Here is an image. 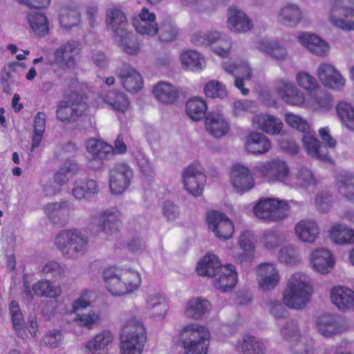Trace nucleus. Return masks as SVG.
<instances>
[{
    "label": "nucleus",
    "instance_id": "obj_38",
    "mask_svg": "<svg viewBox=\"0 0 354 354\" xmlns=\"http://www.w3.org/2000/svg\"><path fill=\"white\" fill-rule=\"evenodd\" d=\"M221 263L214 254H206L197 264L196 272L202 277H216Z\"/></svg>",
    "mask_w": 354,
    "mask_h": 354
},
{
    "label": "nucleus",
    "instance_id": "obj_52",
    "mask_svg": "<svg viewBox=\"0 0 354 354\" xmlns=\"http://www.w3.org/2000/svg\"><path fill=\"white\" fill-rule=\"evenodd\" d=\"M336 109L338 116L346 127L354 130V109L346 102H339Z\"/></svg>",
    "mask_w": 354,
    "mask_h": 354
},
{
    "label": "nucleus",
    "instance_id": "obj_5",
    "mask_svg": "<svg viewBox=\"0 0 354 354\" xmlns=\"http://www.w3.org/2000/svg\"><path fill=\"white\" fill-rule=\"evenodd\" d=\"M285 121L291 127L304 133L302 141L309 156L322 160H330L326 147L315 137V133L312 134L310 131V126L306 120L293 113H286Z\"/></svg>",
    "mask_w": 354,
    "mask_h": 354
},
{
    "label": "nucleus",
    "instance_id": "obj_12",
    "mask_svg": "<svg viewBox=\"0 0 354 354\" xmlns=\"http://www.w3.org/2000/svg\"><path fill=\"white\" fill-rule=\"evenodd\" d=\"M133 172L126 163H117L109 171V187L111 192L119 195L124 192L131 184Z\"/></svg>",
    "mask_w": 354,
    "mask_h": 354
},
{
    "label": "nucleus",
    "instance_id": "obj_53",
    "mask_svg": "<svg viewBox=\"0 0 354 354\" xmlns=\"http://www.w3.org/2000/svg\"><path fill=\"white\" fill-rule=\"evenodd\" d=\"M264 344L256 340L255 337L250 335H245L243 337L241 344V351L243 354H264Z\"/></svg>",
    "mask_w": 354,
    "mask_h": 354
},
{
    "label": "nucleus",
    "instance_id": "obj_18",
    "mask_svg": "<svg viewBox=\"0 0 354 354\" xmlns=\"http://www.w3.org/2000/svg\"><path fill=\"white\" fill-rule=\"evenodd\" d=\"M183 179L187 192L194 196H199L203 194L206 176L194 165H189L184 169Z\"/></svg>",
    "mask_w": 354,
    "mask_h": 354
},
{
    "label": "nucleus",
    "instance_id": "obj_21",
    "mask_svg": "<svg viewBox=\"0 0 354 354\" xmlns=\"http://www.w3.org/2000/svg\"><path fill=\"white\" fill-rule=\"evenodd\" d=\"M118 77L124 88L129 93H136L143 86L141 75L128 64H124L117 70Z\"/></svg>",
    "mask_w": 354,
    "mask_h": 354
},
{
    "label": "nucleus",
    "instance_id": "obj_49",
    "mask_svg": "<svg viewBox=\"0 0 354 354\" xmlns=\"http://www.w3.org/2000/svg\"><path fill=\"white\" fill-rule=\"evenodd\" d=\"M59 20L63 28L69 30L80 24V14L75 8L65 7L60 10Z\"/></svg>",
    "mask_w": 354,
    "mask_h": 354
},
{
    "label": "nucleus",
    "instance_id": "obj_61",
    "mask_svg": "<svg viewBox=\"0 0 354 354\" xmlns=\"http://www.w3.org/2000/svg\"><path fill=\"white\" fill-rule=\"evenodd\" d=\"M279 260L286 264H294L298 261V253L292 246H284L279 250Z\"/></svg>",
    "mask_w": 354,
    "mask_h": 354
},
{
    "label": "nucleus",
    "instance_id": "obj_17",
    "mask_svg": "<svg viewBox=\"0 0 354 354\" xmlns=\"http://www.w3.org/2000/svg\"><path fill=\"white\" fill-rule=\"evenodd\" d=\"M232 184L237 192L243 194L254 186V178L250 170L240 164L234 165L230 173Z\"/></svg>",
    "mask_w": 354,
    "mask_h": 354
},
{
    "label": "nucleus",
    "instance_id": "obj_63",
    "mask_svg": "<svg viewBox=\"0 0 354 354\" xmlns=\"http://www.w3.org/2000/svg\"><path fill=\"white\" fill-rule=\"evenodd\" d=\"M298 178L300 180L301 186L306 188L315 187L317 180L313 176V173L306 168L301 169L298 172Z\"/></svg>",
    "mask_w": 354,
    "mask_h": 354
},
{
    "label": "nucleus",
    "instance_id": "obj_47",
    "mask_svg": "<svg viewBox=\"0 0 354 354\" xmlns=\"http://www.w3.org/2000/svg\"><path fill=\"white\" fill-rule=\"evenodd\" d=\"M10 311L14 330L19 337L24 339L26 336L25 322L17 301L10 302Z\"/></svg>",
    "mask_w": 354,
    "mask_h": 354
},
{
    "label": "nucleus",
    "instance_id": "obj_37",
    "mask_svg": "<svg viewBox=\"0 0 354 354\" xmlns=\"http://www.w3.org/2000/svg\"><path fill=\"white\" fill-rule=\"evenodd\" d=\"M227 26L237 32H245L252 29L251 20L241 10L236 8H229Z\"/></svg>",
    "mask_w": 354,
    "mask_h": 354
},
{
    "label": "nucleus",
    "instance_id": "obj_57",
    "mask_svg": "<svg viewBox=\"0 0 354 354\" xmlns=\"http://www.w3.org/2000/svg\"><path fill=\"white\" fill-rule=\"evenodd\" d=\"M340 180L339 191L343 193L345 198L352 202H354V176L339 174Z\"/></svg>",
    "mask_w": 354,
    "mask_h": 354
},
{
    "label": "nucleus",
    "instance_id": "obj_62",
    "mask_svg": "<svg viewBox=\"0 0 354 354\" xmlns=\"http://www.w3.org/2000/svg\"><path fill=\"white\" fill-rule=\"evenodd\" d=\"M109 104L118 112L122 113L127 111L129 108V101L127 97L121 93H116L114 100L109 102Z\"/></svg>",
    "mask_w": 354,
    "mask_h": 354
},
{
    "label": "nucleus",
    "instance_id": "obj_10",
    "mask_svg": "<svg viewBox=\"0 0 354 354\" xmlns=\"http://www.w3.org/2000/svg\"><path fill=\"white\" fill-rule=\"evenodd\" d=\"M88 106L81 95H74L66 101H62L56 111L57 118L62 122H75L84 115Z\"/></svg>",
    "mask_w": 354,
    "mask_h": 354
},
{
    "label": "nucleus",
    "instance_id": "obj_44",
    "mask_svg": "<svg viewBox=\"0 0 354 354\" xmlns=\"http://www.w3.org/2000/svg\"><path fill=\"white\" fill-rule=\"evenodd\" d=\"M28 21L36 35L44 37L48 34V21L45 15L37 12H30L28 16Z\"/></svg>",
    "mask_w": 354,
    "mask_h": 354
},
{
    "label": "nucleus",
    "instance_id": "obj_20",
    "mask_svg": "<svg viewBox=\"0 0 354 354\" xmlns=\"http://www.w3.org/2000/svg\"><path fill=\"white\" fill-rule=\"evenodd\" d=\"M156 19V15L149 12L147 8L144 7L140 13L133 18L132 23L139 34L155 36L158 33V26Z\"/></svg>",
    "mask_w": 354,
    "mask_h": 354
},
{
    "label": "nucleus",
    "instance_id": "obj_58",
    "mask_svg": "<svg viewBox=\"0 0 354 354\" xmlns=\"http://www.w3.org/2000/svg\"><path fill=\"white\" fill-rule=\"evenodd\" d=\"M280 241L279 234L272 230L265 231L260 239V241L263 247L268 250L277 248L280 243Z\"/></svg>",
    "mask_w": 354,
    "mask_h": 354
},
{
    "label": "nucleus",
    "instance_id": "obj_55",
    "mask_svg": "<svg viewBox=\"0 0 354 354\" xmlns=\"http://www.w3.org/2000/svg\"><path fill=\"white\" fill-rule=\"evenodd\" d=\"M203 91L207 97L223 98L227 95L225 86L216 80H211L207 83Z\"/></svg>",
    "mask_w": 354,
    "mask_h": 354
},
{
    "label": "nucleus",
    "instance_id": "obj_14",
    "mask_svg": "<svg viewBox=\"0 0 354 354\" xmlns=\"http://www.w3.org/2000/svg\"><path fill=\"white\" fill-rule=\"evenodd\" d=\"M206 221L208 228L219 239L227 240L234 233V227L233 223L223 213L210 211L207 214Z\"/></svg>",
    "mask_w": 354,
    "mask_h": 354
},
{
    "label": "nucleus",
    "instance_id": "obj_16",
    "mask_svg": "<svg viewBox=\"0 0 354 354\" xmlns=\"http://www.w3.org/2000/svg\"><path fill=\"white\" fill-rule=\"evenodd\" d=\"M224 70L235 77L234 85L243 95L249 93V90L244 87V80H250L252 78V69L248 63L243 60H237L233 64L225 62Z\"/></svg>",
    "mask_w": 354,
    "mask_h": 354
},
{
    "label": "nucleus",
    "instance_id": "obj_28",
    "mask_svg": "<svg viewBox=\"0 0 354 354\" xmlns=\"http://www.w3.org/2000/svg\"><path fill=\"white\" fill-rule=\"evenodd\" d=\"M257 272L261 278L259 284L263 290H269L278 284L279 275L273 264L262 263L258 266Z\"/></svg>",
    "mask_w": 354,
    "mask_h": 354
},
{
    "label": "nucleus",
    "instance_id": "obj_39",
    "mask_svg": "<svg viewBox=\"0 0 354 354\" xmlns=\"http://www.w3.org/2000/svg\"><path fill=\"white\" fill-rule=\"evenodd\" d=\"M153 93L160 102L166 104H174L178 98V92L176 88L165 82L156 84L153 88Z\"/></svg>",
    "mask_w": 354,
    "mask_h": 354
},
{
    "label": "nucleus",
    "instance_id": "obj_54",
    "mask_svg": "<svg viewBox=\"0 0 354 354\" xmlns=\"http://www.w3.org/2000/svg\"><path fill=\"white\" fill-rule=\"evenodd\" d=\"M259 48L277 59H283L286 55L284 48L277 42L270 41L267 39H261L259 41Z\"/></svg>",
    "mask_w": 354,
    "mask_h": 354
},
{
    "label": "nucleus",
    "instance_id": "obj_59",
    "mask_svg": "<svg viewBox=\"0 0 354 354\" xmlns=\"http://www.w3.org/2000/svg\"><path fill=\"white\" fill-rule=\"evenodd\" d=\"M313 104L316 110L327 111L333 106V101L330 94L320 92L315 97Z\"/></svg>",
    "mask_w": 354,
    "mask_h": 354
},
{
    "label": "nucleus",
    "instance_id": "obj_19",
    "mask_svg": "<svg viewBox=\"0 0 354 354\" xmlns=\"http://www.w3.org/2000/svg\"><path fill=\"white\" fill-rule=\"evenodd\" d=\"M317 75L323 85L333 90L341 91L345 86V79L331 64L322 63L319 66Z\"/></svg>",
    "mask_w": 354,
    "mask_h": 354
},
{
    "label": "nucleus",
    "instance_id": "obj_2",
    "mask_svg": "<svg viewBox=\"0 0 354 354\" xmlns=\"http://www.w3.org/2000/svg\"><path fill=\"white\" fill-rule=\"evenodd\" d=\"M106 24L115 37L120 38V42L123 50L131 55H136L140 45L135 35L127 31L128 22L124 13L119 8L113 7L106 11Z\"/></svg>",
    "mask_w": 354,
    "mask_h": 354
},
{
    "label": "nucleus",
    "instance_id": "obj_15",
    "mask_svg": "<svg viewBox=\"0 0 354 354\" xmlns=\"http://www.w3.org/2000/svg\"><path fill=\"white\" fill-rule=\"evenodd\" d=\"M192 41L196 46H212L218 43L219 46L214 48V52L221 57H227L231 48L230 41L226 38H222L216 31L195 33L192 36Z\"/></svg>",
    "mask_w": 354,
    "mask_h": 354
},
{
    "label": "nucleus",
    "instance_id": "obj_32",
    "mask_svg": "<svg viewBox=\"0 0 354 354\" xmlns=\"http://www.w3.org/2000/svg\"><path fill=\"white\" fill-rule=\"evenodd\" d=\"M87 151L95 160H109L114 156L113 147L101 140L91 139L86 141Z\"/></svg>",
    "mask_w": 354,
    "mask_h": 354
},
{
    "label": "nucleus",
    "instance_id": "obj_30",
    "mask_svg": "<svg viewBox=\"0 0 354 354\" xmlns=\"http://www.w3.org/2000/svg\"><path fill=\"white\" fill-rule=\"evenodd\" d=\"M245 148L251 153L263 154L271 149V142L265 135L252 132L245 138Z\"/></svg>",
    "mask_w": 354,
    "mask_h": 354
},
{
    "label": "nucleus",
    "instance_id": "obj_33",
    "mask_svg": "<svg viewBox=\"0 0 354 354\" xmlns=\"http://www.w3.org/2000/svg\"><path fill=\"white\" fill-rule=\"evenodd\" d=\"M332 302L342 311L354 308V291L342 286L335 287L331 291Z\"/></svg>",
    "mask_w": 354,
    "mask_h": 354
},
{
    "label": "nucleus",
    "instance_id": "obj_35",
    "mask_svg": "<svg viewBox=\"0 0 354 354\" xmlns=\"http://www.w3.org/2000/svg\"><path fill=\"white\" fill-rule=\"evenodd\" d=\"M299 41L311 53L318 56H324L329 50L328 44L314 34L302 32L299 36Z\"/></svg>",
    "mask_w": 354,
    "mask_h": 354
},
{
    "label": "nucleus",
    "instance_id": "obj_42",
    "mask_svg": "<svg viewBox=\"0 0 354 354\" xmlns=\"http://www.w3.org/2000/svg\"><path fill=\"white\" fill-rule=\"evenodd\" d=\"M211 304L206 299L194 298L190 299L185 308V315L187 317L198 319L209 313Z\"/></svg>",
    "mask_w": 354,
    "mask_h": 354
},
{
    "label": "nucleus",
    "instance_id": "obj_36",
    "mask_svg": "<svg viewBox=\"0 0 354 354\" xmlns=\"http://www.w3.org/2000/svg\"><path fill=\"white\" fill-rule=\"evenodd\" d=\"M113 340V336L110 331H102L86 343L88 354H106L108 346L112 344Z\"/></svg>",
    "mask_w": 354,
    "mask_h": 354
},
{
    "label": "nucleus",
    "instance_id": "obj_1",
    "mask_svg": "<svg viewBox=\"0 0 354 354\" xmlns=\"http://www.w3.org/2000/svg\"><path fill=\"white\" fill-rule=\"evenodd\" d=\"M106 289L113 296H122L137 290L141 285L140 272L131 268L111 266L102 273Z\"/></svg>",
    "mask_w": 354,
    "mask_h": 354
},
{
    "label": "nucleus",
    "instance_id": "obj_27",
    "mask_svg": "<svg viewBox=\"0 0 354 354\" xmlns=\"http://www.w3.org/2000/svg\"><path fill=\"white\" fill-rule=\"evenodd\" d=\"M99 192V187L95 180L86 178L76 180L72 189V195L78 200H91Z\"/></svg>",
    "mask_w": 354,
    "mask_h": 354
},
{
    "label": "nucleus",
    "instance_id": "obj_3",
    "mask_svg": "<svg viewBox=\"0 0 354 354\" xmlns=\"http://www.w3.org/2000/svg\"><path fill=\"white\" fill-rule=\"evenodd\" d=\"M313 288L309 277L301 272L294 273L283 293V302L290 308L301 309L310 301Z\"/></svg>",
    "mask_w": 354,
    "mask_h": 354
},
{
    "label": "nucleus",
    "instance_id": "obj_4",
    "mask_svg": "<svg viewBox=\"0 0 354 354\" xmlns=\"http://www.w3.org/2000/svg\"><path fill=\"white\" fill-rule=\"evenodd\" d=\"M147 340L146 330L142 322L131 318L122 328L120 348L121 354H142Z\"/></svg>",
    "mask_w": 354,
    "mask_h": 354
},
{
    "label": "nucleus",
    "instance_id": "obj_34",
    "mask_svg": "<svg viewBox=\"0 0 354 354\" xmlns=\"http://www.w3.org/2000/svg\"><path fill=\"white\" fill-rule=\"evenodd\" d=\"M281 335L286 340L297 341L296 343L295 351L297 354H311V348L304 345L303 339L300 336L297 324L294 321L288 322L281 329Z\"/></svg>",
    "mask_w": 354,
    "mask_h": 354
},
{
    "label": "nucleus",
    "instance_id": "obj_31",
    "mask_svg": "<svg viewBox=\"0 0 354 354\" xmlns=\"http://www.w3.org/2000/svg\"><path fill=\"white\" fill-rule=\"evenodd\" d=\"M253 122L261 131L271 136L279 134L283 128L281 120L270 114H258L254 117Z\"/></svg>",
    "mask_w": 354,
    "mask_h": 354
},
{
    "label": "nucleus",
    "instance_id": "obj_25",
    "mask_svg": "<svg viewBox=\"0 0 354 354\" xmlns=\"http://www.w3.org/2000/svg\"><path fill=\"white\" fill-rule=\"evenodd\" d=\"M214 278V286L221 292H227L233 289L238 280L235 267L232 264L221 266L217 276Z\"/></svg>",
    "mask_w": 354,
    "mask_h": 354
},
{
    "label": "nucleus",
    "instance_id": "obj_51",
    "mask_svg": "<svg viewBox=\"0 0 354 354\" xmlns=\"http://www.w3.org/2000/svg\"><path fill=\"white\" fill-rule=\"evenodd\" d=\"M252 239L253 236L248 230L242 232L239 237V245L244 252L241 256V263L251 261L254 258V245Z\"/></svg>",
    "mask_w": 354,
    "mask_h": 354
},
{
    "label": "nucleus",
    "instance_id": "obj_7",
    "mask_svg": "<svg viewBox=\"0 0 354 354\" xmlns=\"http://www.w3.org/2000/svg\"><path fill=\"white\" fill-rule=\"evenodd\" d=\"M55 245L63 254L75 258L86 252L88 239L76 229L64 230L56 236Z\"/></svg>",
    "mask_w": 354,
    "mask_h": 354
},
{
    "label": "nucleus",
    "instance_id": "obj_24",
    "mask_svg": "<svg viewBox=\"0 0 354 354\" xmlns=\"http://www.w3.org/2000/svg\"><path fill=\"white\" fill-rule=\"evenodd\" d=\"M276 90L281 98L287 104L294 106L301 105L305 102L304 95L295 84L285 80H279Z\"/></svg>",
    "mask_w": 354,
    "mask_h": 354
},
{
    "label": "nucleus",
    "instance_id": "obj_60",
    "mask_svg": "<svg viewBox=\"0 0 354 354\" xmlns=\"http://www.w3.org/2000/svg\"><path fill=\"white\" fill-rule=\"evenodd\" d=\"M296 80L299 86L308 91L315 90L318 86L316 79L306 72L298 73Z\"/></svg>",
    "mask_w": 354,
    "mask_h": 354
},
{
    "label": "nucleus",
    "instance_id": "obj_50",
    "mask_svg": "<svg viewBox=\"0 0 354 354\" xmlns=\"http://www.w3.org/2000/svg\"><path fill=\"white\" fill-rule=\"evenodd\" d=\"M32 290L38 296H45L55 298L62 292L59 286H55L50 281H40L32 286Z\"/></svg>",
    "mask_w": 354,
    "mask_h": 354
},
{
    "label": "nucleus",
    "instance_id": "obj_26",
    "mask_svg": "<svg viewBox=\"0 0 354 354\" xmlns=\"http://www.w3.org/2000/svg\"><path fill=\"white\" fill-rule=\"evenodd\" d=\"M295 232L298 239L303 242L313 243L319 238L320 229L315 220L303 219L299 221Z\"/></svg>",
    "mask_w": 354,
    "mask_h": 354
},
{
    "label": "nucleus",
    "instance_id": "obj_48",
    "mask_svg": "<svg viewBox=\"0 0 354 354\" xmlns=\"http://www.w3.org/2000/svg\"><path fill=\"white\" fill-rule=\"evenodd\" d=\"M280 21L287 26H295L301 19V12L298 6L288 4L283 7L279 14Z\"/></svg>",
    "mask_w": 354,
    "mask_h": 354
},
{
    "label": "nucleus",
    "instance_id": "obj_40",
    "mask_svg": "<svg viewBox=\"0 0 354 354\" xmlns=\"http://www.w3.org/2000/svg\"><path fill=\"white\" fill-rule=\"evenodd\" d=\"M205 122L207 131L216 138L225 136L229 130L228 123L219 113L209 114Z\"/></svg>",
    "mask_w": 354,
    "mask_h": 354
},
{
    "label": "nucleus",
    "instance_id": "obj_64",
    "mask_svg": "<svg viewBox=\"0 0 354 354\" xmlns=\"http://www.w3.org/2000/svg\"><path fill=\"white\" fill-rule=\"evenodd\" d=\"M42 272L44 274H51L53 278L57 279L64 275V270L58 263L49 261L43 267Z\"/></svg>",
    "mask_w": 354,
    "mask_h": 354
},
{
    "label": "nucleus",
    "instance_id": "obj_23",
    "mask_svg": "<svg viewBox=\"0 0 354 354\" xmlns=\"http://www.w3.org/2000/svg\"><path fill=\"white\" fill-rule=\"evenodd\" d=\"M87 295L88 291H84L82 297L75 300L73 306V311L76 314L75 321L79 326L91 328L94 324L98 322L100 315L94 312H89L87 314L78 313V310L90 306V302L85 299Z\"/></svg>",
    "mask_w": 354,
    "mask_h": 354
},
{
    "label": "nucleus",
    "instance_id": "obj_46",
    "mask_svg": "<svg viewBox=\"0 0 354 354\" xmlns=\"http://www.w3.org/2000/svg\"><path fill=\"white\" fill-rule=\"evenodd\" d=\"M207 106L205 100L195 97L189 99L186 103V112L193 120H200L205 115Z\"/></svg>",
    "mask_w": 354,
    "mask_h": 354
},
{
    "label": "nucleus",
    "instance_id": "obj_56",
    "mask_svg": "<svg viewBox=\"0 0 354 354\" xmlns=\"http://www.w3.org/2000/svg\"><path fill=\"white\" fill-rule=\"evenodd\" d=\"M159 39L164 42H169L176 39L178 30L171 21H165L161 23L158 28Z\"/></svg>",
    "mask_w": 354,
    "mask_h": 354
},
{
    "label": "nucleus",
    "instance_id": "obj_6",
    "mask_svg": "<svg viewBox=\"0 0 354 354\" xmlns=\"http://www.w3.org/2000/svg\"><path fill=\"white\" fill-rule=\"evenodd\" d=\"M209 338L207 328L194 324L186 326L180 334L185 354H207Z\"/></svg>",
    "mask_w": 354,
    "mask_h": 354
},
{
    "label": "nucleus",
    "instance_id": "obj_8",
    "mask_svg": "<svg viewBox=\"0 0 354 354\" xmlns=\"http://www.w3.org/2000/svg\"><path fill=\"white\" fill-rule=\"evenodd\" d=\"M254 171L270 184L279 182L284 183L290 175L288 165L280 158L261 162L254 167Z\"/></svg>",
    "mask_w": 354,
    "mask_h": 354
},
{
    "label": "nucleus",
    "instance_id": "obj_29",
    "mask_svg": "<svg viewBox=\"0 0 354 354\" xmlns=\"http://www.w3.org/2000/svg\"><path fill=\"white\" fill-rule=\"evenodd\" d=\"M310 260L314 269L322 274L328 273L335 264L332 253L324 248L313 250Z\"/></svg>",
    "mask_w": 354,
    "mask_h": 354
},
{
    "label": "nucleus",
    "instance_id": "obj_41",
    "mask_svg": "<svg viewBox=\"0 0 354 354\" xmlns=\"http://www.w3.org/2000/svg\"><path fill=\"white\" fill-rule=\"evenodd\" d=\"M317 326L319 333L325 337H331L341 330L337 317L331 314L320 316L317 322Z\"/></svg>",
    "mask_w": 354,
    "mask_h": 354
},
{
    "label": "nucleus",
    "instance_id": "obj_13",
    "mask_svg": "<svg viewBox=\"0 0 354 354\" xmlns=\"http://www.w3.org/2000/svg\"><path fill=\"white\" fill-rule=\"evenodd\" d=\"M329 20L342 30H354V9L342 6V0H332Z\"/></svg>",
    "mask_w": 354,
    "mask_h": 354
},
{
    "label": "nucleus",
    "instance_id": "obj_43",
    "mask_svg": "<svg viewBox=\"0 0 354 354\" xmlns=\"http://www.w3.org/2000/svg\"><path fill=\"white\" fill-rule=\"evenodd\" d=\"M329 236L337 244L354 243V230L345 225L333 224L329 231Z\"/></svg>",
    "mask_w": 354,
    "mask_h": 354
},
{
    "label": "nucleus",
    "instance_id": "obj_9",
    "mask_svg": "<svg viewBox=\"0 0 354 354\" xmlns=\"http://www.w3.org/2000/svg\"><path fill=\"white\" fill-rule=\"evenodd\" d=\"M289 207L285 201L274 198L260 200L254 207L255 215L268 222L279 221L287 216Z\"/></svg>",
    "mask_w": 354,
    "mask_h": 354
},
{
    "label": "nucleus",
    "instance_id": "obj_11",
    "mask_svg": "<svg viewBox=\"0 0 354 354\" xmlns=\"http://www.w3.org/2000/svg\"><path fill=\"white\" fill-rule=\"evenodd\" d=\"M80 44L75 40H70L55 49L53 53L52 65L66 70L75 66V57L80 53Z\"/></svg>",
    "mask_w": 354,
    "mask_h": 354
},
{
    "label": "nucleus",
    "instance_id": "obj_22",
    "mask_svg": "<svg viewBox=\"0 0 354 354\" xmlns=\"http://www.w3.org/2000/svg\"><path fill=\"white\" fill-rule=\"evenodd\" d=\"M97 232H104L106 234H113L118 231L121 225V213L113 207L102 212L97 220Z\"/></svg>",
    "mask_w": 354,
    "mask_h": 354
},
{
    "label": "nucleus",
    "instance_id": "obj_45",
    "mask_svg": "<svg viewBox=\"0 0 354 354\" xmlns=\"http://www.w3.org/2000/svg\"><path fill=\"white\" fill-rule=\"evenodd\" d=\"M182 64L187 69L194 71H200L205 68L204 58L196 51L188 50L180 55Z\"/></svg>",
    "mask_w": 354,
    "mask_h": 354
}]
</instances>
